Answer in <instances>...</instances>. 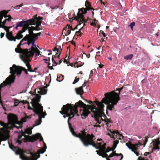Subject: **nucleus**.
Masks as SVG:
<instances>
[{
	"label": "nucleus",
	"instance_id": "a19ab883",
	"mask_svg": "<svg viewBox=\"0 0 160 160\" xmlns=\"http://www.w3.org/2000/svg\"><path fill=\"white\" fill-rule=\"evenodd\" d=\"M74 16H75V17L73 19L76 20L79 22V24H78L77 25V26L74 28V29L75 30L77 28V27L78 25H80L82 23H80V22L79 21H78L77 20L76 18V17H77V16H76L75 14H74Z\"/></svg>",
	"mask_w": 160,
	"mask_h": 160
},
{
	"label": "nucleus",
	"instance_id": "69168bd1",
	"mask_svg": "<svg viewBox=\"0 0 160 160\" xmlns=\"http://www.w3.org/2000/svg\"><path fill=\"white\" fill-rule=\"evenodd\" d=\"M100 2H101V3L102 4H103V5H105V2H104L102 0H100Z\"/></svg>",
	"mask_w": 160,
	"mask_h": 160
},
{
	"label": "nucleus",
	"instance_id": "a18cd8bd",
	"mask_svg": "<svg viewBox=\"0 0 160 160\" xmlns=\"http://www.w3.org/2000/svg\"><path fill=\"white\" fill-rule=\"evenodd\" d=\"M135 22H132L130 23V25L129 26L131 27L132 30L133 28V27L135 25Z\"/></svg>",
	"mask_w": 160,
	"mask_h": 160
},
{
	"label": "nucleus",
	"instance_id": "dca6fc26",
	"mask_svg": "<svg viewBox=\"0 0 160 160\" xmlns=\"http://www.w3.org/2000/svg\"><path fill=\"white\" fill-rule=\"evenodd\" d=\"M31 20L29 19L26 21L22 20L21 22H18L16 24H17V27H22V28H26V30L28 29V27L29 26L30 22Z\"/></svg>",
	"mask_w": 160,
	"mask_h": 160
},
{
	"label": "nucleus",
	"instance_id": "2eb2a0df",
	"mask_svg": "<svg viewBox=\"0 0 160 160\" xmlns=\"http://www.w3.org/2000/svg\"><path fill=\"white\" fill-rule=\"evenodd\" d=\"M40 138V141H42L43 143V148L46 149L47 146L46 144L44 142V141L43 140V138L41 136V134L40 133H37L35 135H33L32 136H28V141L33 142L35 141Z\"/></svg>",
	"mask_w": 160,
	"mask_h": 160
},
{
	"label": "nucleus",
	"instance_id": "6e6552de",
	"mask_svg": "<svg viewBox=\"0 0 160 160\" xmlns=\"http://www.w3.org/2000/svg\"><path fill=\"white\" fill-rule=\"evenodd\" d=\"M37 15L34 16L32 18L30 19L31 21L30 22L29 25H36V27L31 26L28 27V31L29 34H33V30L38 31L41 29L39 26L41 25V21L42 17L39 16L37 17Z\"/></svg>",
	"mask_w": 160,
	"mask_h": 160
},
{
	"label": "nucleus",
	"instance_id": "f8f14e48",
	"mask_svg": "<svg viewBox=\"0 0 160 160\" xmlns=\"http://www.w3.org/2000/svg\"><path fill=\"white\" fill-rule=\"evenodd\" d=\"M68 124L69 128L72 134L75 137L79 138L83 143L87 135L86 132H82V133H79L77 134L74 131L73 128L72 127L71 124L69 122H68Z\"/></svg>",
	"mask_w": 160,
	"mask_h": 160
},
{
	"label": "nucleus",
	"instance_id": "f3484780",
	"mask_svg": "<svg viewBox=\"0 0 160 160\" xmlns=\"http://www.w3.org/2000/svg\"><path fill=\"white\" fill-rule=\"evenodd\" d=\"M32 51H28L27 54L26 55V57L30 58L31 57H32L34 55V53L35 52V56H37L40 55V51L38 50V48L34 49Z\"/></svg>",
	"mask_w": 160,
	"mask_h": 160
},
{
	"label": "nucleus",
	"instance_id": "a211bd4d",
	"mask_svg": "<svg viewBox=\"0 0 160 160\" xmlns=\"http://www.w3.org/2000/svg\"><path fill=\"white\" fill-rule=\"evenodd\" d=\"M21 59L25 63L26 66L27 67L28 71L31 72H33V71H32L31 66L28 62V61H30V58L27 57H25Z\"/></svg>",
	"mask_w": 160,
	"mask_h": 160
},
{
	"label": "nucleus",
	"instance_id": "de8ad7c7",
	"mask_svg": "<svg viewBox=\"0 0 160 160\" xmlns=\"http://www.w3.org/2000/svg\"><path fill=\"white\" fill-rule=\"evenodd\" d=\"M115 156H121V159L120 160H121L123 158V156L122 153L118 154L116 153Z\"/></svg>",
	"mask_w": 160,
	"mask_h": 160
},
{
	"label": "nucleus",
	"instance_id": "603ef678",
	"mask_svg": "<svg viewBox=\"0 0 160 160\" xmlns=\"http://www.w3.org/2000/svg\"><path fill=\"white\" fill-rule=\"evenodd\" d=\"M100 33H101L102 35H103V36L104 37H105L106 36L105 33L103 31L101 30L99 34Z\"/></svg>",
	"mask_w": 160,
	"mask_h": 160
},
{
	"label": "nucleus",
	"instance_id": "72a5a7b5",
	"mask_svg": "<svg viewBox=\"0 0 160 160\" xmlns=\"http://www.w3.org/2000/svg\"><path fill=\"white\" fill-rule=\"evenodd\" d=\"M133 57V55L131 54L125 56L124 57V58L126 60H131L132 59Z\"/></svg>",
	"mask_w": 160,
	"mask_h": 160
},
{
	"label": "nucleus",
	"instance_id": "f704fd0d",
	"mask_svg": "<svg viewBox=\"0 0 160 160\" xmlns=\"http://www.w3.org/2000/svg\"><path fill=\"white\" fill-rule=\"evenodd\" d=\"M83 26L81 27L79 29V30L78 31H77L76 32V35L78 36H81L82 34V33L81 32V30H82L83 28Z\"/></svg>",
	"mask_w": 160,
	"mask_h": 160
},
{
	"label": "nucleus",
	"instance_id": "9b49d317",
	"mask_svg": "<svg viewBox=\"0 0 160 160\" xmlns=\"http://www.w3.org/2000/svg\"><path fill=\"white\" fill-rule=\"evenodd\" d=\"M28 36H25L21 40L20 42V43L18 45L17 48H16L15 49V51L16 52L22 54L20 55L21 58L26 57V55L27 54V52L28 50V49H22L20 48V46L21 45L27 44V42L23 43V42L24 41H26L27 39V38Z\"/></svg>",
	"mask_w": 160,
	"mask_h": 160
},
{
	"label": "nucleus",
	"instance_id": "9d476101",
	"mask_svg": "<svg viewBox=\"0 0 160 160\" xmlns=\"http://www.w3.org/2000/svg\"><path fill=\"white\" fill-rule=\"evenodd\" d=\"M10 148L14 150L15 149L17 150L16 152V153L17 155H19L20 158L22 160H36V159H35V155L33 154V152H30V153L31 156L30 157H27L25 155H24V152L18 148V147H15L12 144H9Z\"/></svg>",
	"mask_w": 160,
	"mask_h": 160
},
{
	"label": "nucleus",
	"instance_id": "79ce46f5",
	"mask_svg": "<svg viewBox=\"0 0 160 160\" xmlns=\"http://www.w3.org/2000/svg\"><path fill=\"white\" fill-rule=\"evenodd\" d=\"M54 57L55 58H56L57 57V56H56V55L54 56V55H53L52 56V61L53 63H54L55 64V66H56L57 64V62H56V61L54 60V59L53 58Z\"/></svg>",
	"mask_w": 160,
	"mask_h": 160
},
{
	"label": "nucleus",
	"instance_id": "13d9d810",
	"mask_svg": "<svg viewBox=\"0 0 160 160\" xmlns=\"http://www.w3.org/2000/svg\"><path fill=\"white\" fill-rule=\"evenodd\" d=\"M4 33H1V34H0V37H1V38H2L4 36Z\"/></svg>",
	"mask_w": 160,
	"mask_h": 160
},
{
	"label": "nucleus",
	"instance_id": "7ed1b4c3",
	"mask_svg": "<svg viewBox=\"0 0 160 160\" xmlns=\"http://www.w3.org/2000/svg\"><path fill=\"white\" fill-rule=\"evenodd\" d=\"M124 88V86H123L121 88H118L119 92L118 94L114 91L110 92L105 93L104 94L105 98H102L101 102H100L107 105V109L111 111L115 109L114 106L116 105L120 100V92Z\"/></svg>",
	"mask_w": 160,
	"mask_h": 160
},
{
	"label": "nucleus",
	"instance_id": "6ab92c4d",
	"mask_svg": "<svg viewBox=\"0 0 160 160\" xmlns=\"http://www.w3.org/2000/svg\"><path fill=\"white\" fill-rule=\"evenodd\" d=\"M87 82V81H85L82 86L75 88V91L77 94L81 96L83 93L84 91L83 88L86 86Z\"/></svg>",
	"mask_w": 160,
	"mask_h": 160
},
{
	"label": "nucleus",
	"instance_id": "aec40b11",
	"mask_svg": "<svg viewBox=\"0 0 160 160\" xmlns=\"http://www.w3.org/2000/svg\"><path fill=\"white\" fill-rule=\"evenodd\" d=\"M35 93L37 92L38 94H36V97L34 98H33L32 99L36 98L37 96L38 95L41 97L40 95V94L44 95L46 94L47 92V90L45 88H37L35 89Z\"/></svg>",
	"mask_w": 160,
	"mask_h": 160
},
{
	"label": "nucleus",
	"instance_id": "7c9ffc66",
	"mask_svg": "<svg viewBox=\"0 0 160 160\" xmlns=\"http://www.w3.org/2000/svg\"><path fill=\"white\" fill-rule=\"evenodd\" d=\"M56 50L58 53H56V56H57V57L59 58V56L62 50V49L61 48V46H59L58 48H56Z\"/></svg>",
	"mask_w": 160,
	"mask_h": 160
},
{
	"label": "nucleus",
	"instance_id": "a878e982",
	"mask_svg": "<svg viewBox=\"0 0 160 160\" xmlns=\"http://www.w3.org/2000/svg\"><path fill=\"white\" fill-rule=\"evenodd\" d=\"M28 36L27 37V39L26 40L24 41L25 42H27V44H28L29 46L31 43H32V40L33 39V38L30 35V34H27L25 36Z\"/></svg>",
	"mask_w": 160,
	"mask_h": 160
},
{
	"label": "nucleus",
	"instance_id": "e433bc0d",
	"mask_svg": "<svg viewBox=\"0 0 160 160\" xmlns=\"http://www.w3.org/2000/svg\"><path fill=\"white\" fill-rule=\"evenodd\" d=\"M111 151H112V148H110V147H108L107 148V149L106 148L105 150L103 152L102 154H104L105 153H107V152H108Z\"/></svg>",
	"mask_w": 160,
	"mask_h": 160
},
{
	"label": "nucleus",
	"instance_id": "e2e57ef3",
	"mask_svg": "<svg viewBox=\"0 0 160 160\" xmlns=\"http://www.w3.org/2000/svg\"><path fill=\"white\" fill-rule=\"evenodd\" d=\"M11 19H10V18H7L5 19L6 21H8L9 22H10L11 21Z\"/></svg>",
	"mask_w": 160,
	"mask_h": 160
},
{
	"label": "nucleus",
	"instance_id": "37998d69",
	"mask_svg": "<svg viewBox=\"0 0 160 160\" xmlns=\"http://www.w3.org/2000/svg\"><path fill=\"white\" fill-rule=\"evenodd\" d=\"M79 79H80L79 78H77V77H76L75 78V80H74L72 83L73 84H75L76 83L79 81Z\"/></svg>",
	"mask_w": 160,
	"mask_h": 160
},
{
	"label": "nucleus",
	"instance_id": "393cba45",
	"mask_svg": "<svg viewBox=\"0 0 160 160\" xmlns=\"http://www.w3.org/2000/svg\"><path fill=\"white\" fill-rule=\"evenodd\" d=\"M106 143H104L102 145H101V147L100 148H99V150L96 151V152H97V154L99 155L101 154H102V153L106 149Z\"/></svg>",
	"mask_w": 160,
	"mask_h": 160
},
{
	"label": "nucleus",
	"instance_id": "2f4dec72",
	"mask_svg": "<svg viewBox=\"0 0 160 160\" xmlns=\"http://www.w3.org/2000/svg\"><path fill=\"white\" fill-rule=\"evenodd\" d=\"M150 137L151 135H148L147 136H146L145 138L142 139V140L144 142L143 145H144V146H145L147 142H148V138H150Z\"/></svg>",
	"mask_w": 160,
	"mask_h": 160
},
{
	"label": "nucleus",
	"instance_id": "1a4fd4ad",
	"mask_svg": "<svg viewBox=\"0 0 160 160\" xmlns=\"http://www.w3.org/2000/svg\"><path fill=\"white\" fill-rule=\"evenodd\" d=\"M85 6L86 8H82L78 9V12L76 17L77 20L78 21H79L80 23L85 22L83 14L87 13V10H95L92 7L90 2L87 1H86L85 2Z\"/></svg>",
	"mask_w": 160,
	"mask_h": 160
},
{
	"label": "nucleus",
	"instance_id": "052dcab7",
	"mask_svg": "<svg viewBox=\"0 0 160 160\" xmlns=\"http://www.w3.org/2000/svg\"><path fill=\"white\" fill-rule=\"evenodd\" d=\"M103 66V65L102 64H99V67L100 68H102Z\"/></svg>",
	"mask_w": 160,
	"mask_h": 160
},
{
	"label": "nucleus",
	"instance_id": "f03ea898",
	"mask_svg": "<svg viewBox=\"0 0 160 160\" xmlns=\"http://www.w3.org/2000/svg\"><path fill=\"white\" fill-rule=\"evenodd\" d=\"M89 105H87L82 101L79 100L78 102L75 103L73 105V104L68 103L65 105H63L62 109V110L60 111V113L62 115L64 114L63 117L65 118L66 117H68V122L72 118L75 114L79 116L78 114V108H83V109L80 110L79 114L83 119L85 118L88 116V114L90 113L87 107H90Z\"/></svg>",
	"mask_w": 160,
	"mask_h": 160
},
{
	"label": "nucleus",
	"instance_id": "c756f323",
	"mask_svg": "<svg viewBox=\"0 0 160 160\" xmlns=\"http://www.w3.org/2000/svg\"><path fill=\"white\" fill-rule=\"evenodd\" d=\"M9 10L6 11V10H2L1 11V13L3 16V17L5 18L8 17V15L7 14Z\"/></svg>",
	"mask_w": 160,
	"mask_h": 160
},
{
	"label": "nucleus",
	"instance_id": "bf43d9fd",
	"mask_svg": "<svg viewBox=\"0 0 160 160\" xmlns=\"http://www.w3.org/2000/svg\"><path fill=\"white\" fill-rule=\"evenodd\" d=\"M22 135H19L18 136V139H21L22 138Z\"/></svg>",
	"mask_w": 160,
	"mask_h": 160
},
{
	"label": "nucleus",
	"instance_id": "39448f33",
	"mask_svg": "<svg viewBox=\"0 0 160 160\" xmlns=\"http://www.w3.org/2000/svg\"><path fill=\"white\" fill-rule=\"evenodd\" d=\"M96 104L98 107L96 108L95 106L94 105V107L92 109L93 110L94 109L96 110L95 111L93 110L95 120L99 124L101 123L102 121H104L107 127H110L111 125L110 123H111L112 122L111 120L107 118V116L103 112L104 105L102 103L98 101L96 102Z\"/></svg>",
	"mask_w": 160,
	"mask_h": 160
},
{
	"label": "nucleus",
	"instance_id": "473e14b6",
	"mask_svg": "<svg viewBox=\"0 0 160 160\" xmlns=\"http://www.w3.org/2000/svg\"><path fill=\"white\" fill-rule=\"evenodd\" d=\"M64 78V76L61 74L58 75L57 80L58 82L62 81Z\"/></svg>",
	"mask_w": 160,
	"mask_h": 160
},
{
	"label": "nucleus",
	"instance_id": "412c9836",
	"mask_svg": "<svg viewBox=\"0 0 160 160\" xmlns=\"http://www.w3.org/2000/svg\"><path fill=\"white\" fill-rule=\"evenodd\" d=\"M46 149L42 148L38 151V153H36L35 154L33 153V154L35 155V159H36L37 160L38 158H39L40 157V154L43 153L44 152H45Z\"/></svg>",
	"mask_w": 160,
	"mask_h": 160
},
{
	"label": "nucleus",
	"instance_id": "680f3d73",
	"mask_svg": "<svg viewBox=\"0 0 160 160\" xmlns=\"http://www.w3.org/2000/svg\"><path fill=\"white\" fill-rule=\"evenodd\" d=\"M149 154H150V153L149 152H145L144 153V156H147V155H148Z\"/></svg>",
	"mask_w": 160,
	"mask_h": 160
},
{
	"label": "nucleus",
	"instance_id": "09e8293b",
	"mask_svg": "<svg viewBox=\"0 0 160 160\" xmlns=\"http://www.w3.org/2000/svg\"><path fill=\"white\" fill-rule=\"evenodd\" d=\"M119 141L118 140H117L114 141L113 144H115V147L116 148L117 144L118 143Z\"/></svg>",
	"mask_w": 160,
	"mask_h": 160
},
{
	"label": "nucleus",
	"instance_id": "4c0bfd02",
	"mask_svg": "<svg viewBox=\"0 0 160 160\" xmlns=\"http://www.w3.org/2000/svg\"><path fill=\"white\" fill-rule=\"evenodd\" d=\"M70 30H74L75 29H74V28H72V26H70V25H67V26L64 28V30H67V29H70Z\"/></svg>",
	"mask_w": 160,
	"mask_h": 160
},
{
	"label": "nucleus",
	"instance_id": "5fc2aeb1",
	"mask_svg": "<svg viewBox=\"0 0 160 160\" xmlns=\"http://www.w3.org/2000/svg\"><path fill=\"white\" fill-rule=\"evenodd\" d=\"M3 16L0 13V23L2 22V20L3 18Z\"/></svg>",
	"mask_w": 160,
	"mask_h": 160
},
{
	"label": "nucleus",
	"instance_id": "774afa93",
	"mask_svg": "<svg viewBox=\"0 0 160 160\" xmlns=\"http://www.w3.org/2000/svg\"><path fill=\"white\" fill-rule=\"evenodd\" d=\"M86 56L88 58H90V54H89L88 55H87Z\"/></svg>",
	"mask_w": 160,
	"mask_h": 160
},
{
	"label": "nucleus",
	"instance_id": "4468645a",
	"mask_svg": "<svg viewBox=\"0 0 160 160\" xmlns=\"http://www.w3.org/2000/svg\"><path fill=\"white\" fill-rule=\"evenodd\" d=\"M110 132H108L107 134L110 136L111 138H112L114 140L117 139L118 140H121L123 138V136L122 134H120L118 130H108Z\"/></svg>",
	"mask_w": 160,
	"mask_h": 160
},
{
	"label": "nucleus",
	"instance_id": "cd10ccee",
	"mask_svg": "<svg viewBox=\"0 0 160 160\" xmlns=\"http://www.w3.org/2000/svg\"><path fill=\"white\" fill-rule=\"evenodd\" d=\"M35 39H33L32 40V47H31L28 50V51H33L34 49H36V45L34 44V42L35 41Z\"/></svg>",
	"mask_w": 160,
	"mask_h": 160
},
{
	"label": "nucleus",
	"instance_id": "423d86ee",
	"mask_svg": "<svg viewBox=\"0 0 160 160\" xmlns=\"http://www.w3.org/2000/svg\"><path fill=\"white\" fill-rule=\"evenodd\" d=\"M10 73L12 74L10 75L4 81L3 83L1 84V86L3 87L7 85H9L14 82L15 79V74L16 73L18 75H20L22 71H24L27 75H28L27 70L25 68L21 66H18L15 64H13L12 67L10 68Z\"/></svg>",
	"mask_w": 160,
	"mask_h": 160
},
{
	"label": "nucleus",
	"instance_id": "b1692460",
	"mask_svg": "<svg viewBox=\"0 0 160 160\" xmlns=\"http://www.w3.org/2000/svg\"><path fill=\"white\" fill-rule=\"evenodd\" d=\"M6 36L7 38L10 41H15L16 38L12 36V32H10L9 31L7 32Z\"/></svg>",
	"mask_w": 160,
	"mask_h": 160
},
{
	"label": "nucleus",
	"instance_id": "6e6d98bb",
	"mask_svg": "<svg viewBox=\"0 0 160 160\" xmlns=\"http://www.w3.org/2000/svg\"><path fill=\"white\" fill-rule=\"evenodd\" d=\"M115 144H113V147L112 148V151H113L114 149H115L116 148H115Z\"/></svg>",
	"mask_w": 160,
	"mask_h": 160
},
{
	"label": "nucleus",
	"instance_id": "4d7b16f0",
	"mask_svg": "<svg viewBox=\"0 0 160 160\" xmlns=\"http://www.w3.org/2000/svg\"><path fill=\"white\" fill-rule=\"evenodd\" d=\"M20 8L19 5H17L14 7V8L16 9H18Z\"/></svg>",
	"mask_w": 160,
	"mask_h": 160
},
{
	"label": "nucleus",
	"instance_id": "5701e85b",
	"mask_svg": "<svg viewBox=\"0 0 160 160\" xmlns=\"http://www.w3.org/2000/svg\"><path fill=\"white\" fill-rule=\"evenodd\" d=\"M159 145H160V142L159 141V138H158L155 139L153 143V149L159 150L160 148L158 146Z\"/></svg>",
	"mask_w": 160,
	"mask_h": 160
},
{
	"label": "nucleus",
	"instance_id": "20e7f679",
	"mask_svg": "<svg viewBox=\"0 0 160 160\" xmlns=\"http://www.w3.org/2000/svg\"><path fill=\"white\" fill-rule=\"evenodd\" d=\"M40 98L41 97L38 95L36 98L32 99L31 103L32 108L30 106L28 102L23 101L24 102V103H28V109L33 110L35 113L38 115L39 119L35 122L36 125H38L41 124L42 122V118H44V116L46 115V113H44L43 112L42 106L39 103Z\"/></svg>",
	"mask_w": 160,
	"mask_h": 160
},
{
	"label": "nucleus",
	"instance_id": "864d4df0",
	"mask_svg": "<svg viewBox=\"0 0 160 160\" xmlns=\"http://www.w3.org/2000/svg\"><path fill=\"white\" fill-rule=\"evenodd\" d=\"M19 144H20L22 142V140L20 139H18L16 141Z\"/></svg>",
	"mask_w": 160,
	"mask_h": 160
},
{
	"label": "nucleus",
	"instance_id": "f257e3e1",
	"mask_svg": "<svg viewBox=\"0 0 160 160\" xmlns=\"http://www.w3.org/2000/svg\"><path fill=\"white\" fill-rule=\"evenodd\" d=\"M31 117L26 116L22 118L21 122L18 121L17 116L13 114H9L8 117V123L6 124L0 121V144L2 141H5L8 139L10 136L9 129H13L14 128H19L22 127V123L26 122L27 119Z\"/></svg>",
	"mask_w": 160,
	"mask_h": 160
},
{
	"label": "nucleus",
	"instance_id": "ddd939ff",
	"mask_svg": "<svg viewBox=\"0 0 160 160\" xmlns=\"http://www.w3.org/2000/svg\"><path fill=\"white\" fill-rule=\"evenodd\" d=\"M126 145L130 150H131L132 152L136 155L137 156H139L140 155L139 153L137 150L138 148L142 145V144L140 142H139L138 144H132L131 142H128L126 143Z\"/></svg>",
	"mask_w": 160,
	"mask_h": 160
},
{
	"label": "nucleus",
	"instance_id": "0e129e2a",
	"mask_svg": "<svg viewBox=\"0 0 160 160\" xmlns=\"http://www.w3.org/2000/svg\"><path fill=\"white\" fill-rule=\"evenodd\" d=\"M84 21H85V22H84L82 23H83V27H84L85 25V23L86 22H87L88 20V19H87V20H86L84 18Z\"/></svg>",
	"mask_w": 160,
	"mask_h": 160
},
{
	"label": "nucleus",
	"instance_id": "ea45409f",
	"mask_svg": "<svg viewBox=\"0 0 160 160\" xmlns=\"http://www.w3.org/2000/svg\"><path fill=\"white\" fill-rule=\"evenodd\" d=\"M25 132L26 133L28 134H31L32 133V131L29 128L26 129L25 131Z\"/></svg>",
	"mask_w": 160,
	"mask_h": 160
},
{
	"label": "nucleus",
	"instance_id": "8fccbe9b",
	"mask_svg": "<svg viewBox=\"0 0 160 160\" xmlns=\"http://www.w3.org/2000/svg\"><path fill=\"white\" fill-rule=\"evenodd\" d=\"M6 21L5 20L3 21V22L2 21V22L0 23V25H1L2 26H5V25L6 23Z\"/></svg>",
	"mask_w": 160,
	"mask_h": 160
},
{
	"label": "nucleus",
	"instance_id": "c03bdc74",
	"mask_svg": "<svg viewBox=\"0 0 160 160\" xmlns=\"http://www.w3.org/2000/svg\"><path fill=\"white\" fill-rule=\"evenodd\" d=\"M116 154V151H113V152L110 154L109 155H108L109 157L111 158L114 156H115Z\"/></svg>",
	"mask_w": 160,
	"mask_h": 160
},
{
	"label": "nucleus",
	"instance_id": "338daca9",
	"mask_svg": "<svg viewBox=\"0 0 160 160\" xmlns=\"http://www.w3.org/2000/svg\"><path fill=\"white\" fill-rule=\"evenodd\" d=\"M88 102L89 104H93V102H92L91 101H89Z\"/></svg>",
	"mask_w": 160,
	"mask_h": 160
},
{
	"label": "nucleus",
	"instance_id": "49530a36",
	"mask_svg": "<svg viewBox=\"0 0 160 160\" xmlns=\"http://www.w3.org/2000/svg\"><path fill=\"white\" fill-rule=\"evenodd\" d=\"M82 65H79L78 64V62H75L74 65V67L75 68H78L79 67H81L82 66Z\"/></svg>",
	"mask_w": 160,
	"mask_h": 160
},
{
	"label": "nucleus",
	"instance_id": "3c124183",
	"mask_svg": "<svg viewBox=\"0 0 160 160\" xmlns=\"http://www.w3.org/2000/svg\"><path fill=\"white\" fill-rule=\"evenodd\" d=\"M2 87L1 86V85H0V104L2 106V102L1 101V88Z\"/></svg>",
	"mask_w": 160,
	"mask_h": 160
},
{
	"label": "nucleus",
	"instance_id": "58836bf2",
	"mask_svg": "<svg viewBox=\"0 0 160 160\" xmlns=\"http://www.w3.org/2000/svg\"><path fill=\"white\" fill-rule=\"evenodd\" d=\"M64 30L67 31V32L66 33L65 32H64L65 35L66 36L69 35L71 33V31L70 29H67V30H64V29H63V31H62V34H63V33L64 32Z\"/></svg>",
	"mask_w": 160,
	"mask_h": 160
},
{
	"label": "nucleus",
	"instance_id": "c85d7f7f",
	"mask_svg": "<svg viewBox=\"0 0 160 160\" xmlns=\"http://www.w3.org/2000/svg\"><path fill=\"white\" fill-rule=\"evenodd\" d=\"M27 101L28 102V101L24 100L19 101V100H17V99H16L15 100V102H14V106H17L18 105V104L20 102H21L23 104H28V103H24V102H22V101Z\"/></svg>",
	"mask_w": 160,
	"mask_h": 160
},
{
	"label": "nucleus",
	"instance_id": "bb28decb",
	"mask_svg": "<svg viewBox=\"0 0 160 160\" xmlns=\"http://www.w3.org/2000/svg\"><path fill=\"white\" fill-rule=\"evenodd\" d=\"M29 34L33 38V39H35V40H36L38 38V36L41 35V32H39L37 33H33V34Z\"/></svg>",
	"mask_w": 160,
	"mask_h": 160
},
{
	"label": "nucleus",
	"instance_id": "0eeeda50",
	"mask_svg": "<svg viewBox=\"0 0 160 160\" xmlns=\"http://www.w3.org/2000/svg\"><path fill=\"white\" fill-rule=\"evenodd\" d=\"M95 136L93 134L90 135L89 134H87V136L83 143V144L85 146H88L89 145H92L97 149H99L101 147L102 142H103L101 139H98L97 141H101L95 143L94 139Z\"/></svg>",
	"mask_w": 160,
	"mask_h": 160
},
{
	"label": "nucleus",
	"instance_id": "4be33fe9",
	"mask_svg": "<svg viewBox=\"0 0 160 160\" xmlns=\"http://www.w3.org/2000/svg\"><path fill=\"white\" fill-rule=\"evenodd\" d=\"M26 31V28H22V30H20L19 32L16 34V37H15L16 39H20L22 38L23 36L22 34L23 32H25Z\"/></svg>",
	"mask_w": 160,
	"mask_h": 160
},
{
	"label": "nucleus",
	"instance_id": "c9c22d12",
	"mask_svg": "<svg viewBox=\"0 0 160 160\" xmlns=\"http://www.w3.org/2000/svg\"><path fill=\"white\" fill-rule=\"evenodd\" d=\"M0 28H3L6 32H7L9 31V29L10 27L6 26H2L0 25Z\"/></svg>",
	"mask_w": 160,
	"mask_h": 160
}]
</instances>
